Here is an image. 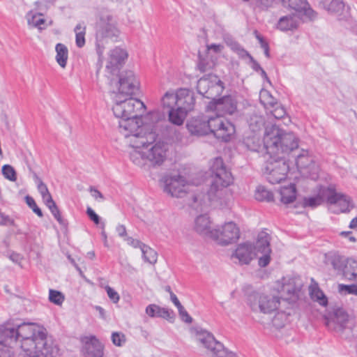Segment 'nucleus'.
<instances>
[{"instance_id": "obj_1", "label": "nucleus", "mask_w": 357, "mask_h": 357, "mask_svg": "<svg viewBox=\"0 0 357 357\" xmlns=\"http://www.w3.org/2000/svg\"><path fill=\"white\" fill-rule=\"evenodd\" d=\"M114 100L112 111L115 116L121 119L119 123V130L127 140L131 135L142 132L151 123H157L163 117L160 112L154 111L142 119L141 113L145 109L143 102L121 96H115Z\"/></svg>"}, {"instance_id": "obj_2", "label": "nucleus", "mask_w": 357, "mask_h": 357, "mask_svg": "<svg viewBox=\"0 0 357 357\" xmlns=\"http://www.w3.org/2000/svg\"><path fill=\"white\" fill-rule=\"evenodd\" d=\"M155 124L151 123L142 132L131 135L127 140L132 148L130 160L137 166L143 167L148 162L153 166H160L166 160L168 145L162 142H155Z\"/></svg>"}, {"instance_id": "obj_3", "label": "nucleus", "mask_w": 357, "mask_h": 357, "mask_svg": "<svg viewBox=\"0 0 357 357\" xmlns=\"http://www.w3.org/2000/svg\"><path fill=\"white\" fill-rule=\"evenodd\" d=\"M0 338L6 341H20L24 356L45 357V333L43 328L33 323L12 326L10 323L0 326Z\"/></svg>"}, {"instance_id": "obj_4", "label": "nucleus", "mask_w": 357, "mask_h": 357, "mask_svg": "<svg viewBox=\"0 0 357 357\" xmlns=\"http://www.w3.org/2000/svg\"><path fill=\"white\" fill-rule=\"evenodd\" d=\"M211 181L206 195L197 194L193 197L191 206L202 211L218 200L225 188L233 181L231 174L227 171L220 158H216L211 167Z\"/></svg>"}, {"instance_id": "obj_5", "label": "nucleus", "mask_w": 357, "mask_h": 357, "mask_svg": "<svg viewBox=\"0 0 357 357\" xmlns=\"http://www.w3.org/2000/svg\"><path fill=\"white\" fill-rule=\"evenodd\" d=\"M263 143L268 154L282 159L298 147V139L293 132L276 126L266 128Z\"/></svg>"}, {"instance_id": "obj_6", "label": "nucleus", "mask_w": 357, "mask_h": 357, "mask_svg": "<svg viewBox=\"0 0 357 357\" xmlns=\"http://www.w3.org/2000/svg\"><path fill=\"white\" fill-rule=\"evenodd\" d=\"M270 239L268 233L261 231L258 234L255 243L247 241L238 244L234 257L238 259L241 264H249L252 260L258 258L259 266L266 267L271 261Z\"/></svg>"}, {"instance_id": "obj_7", "label": "nucleus", "mask_w": 357, "mask_h": 357, "mask_svg": "<svg viewBox=\"0 0 357 357\" xmlns=\"http://www.w3.org/2000/svg\"><path fill=\"white\" fill-rule=\"evenodd\" d=\"M96 40L98 46L105 40L118 41L121 31L114 16L107 9H98L96 13Z\"/></svg>"}, {"instance_id": "obj_8", "label": "nucleus", "mask_w": 357, "mask_h": 357, "mask_svg": "<svg viewBox=\"0 0 357 357\" xmlns=\"http://www.w3.org/2000/svg\"><path fill=\"white\" fill-rule=\"evenodd\" d=\"M248 304L253 313L271 314L279 309L281 302L277 296L254 291L248 296Z\"/></svg>"}, {"instance_id": "obj_9", "label": "nucleus", "mask_w": 357, "mask_h": 357, "mask_svg": "<svg viewBox=\"0 0 357 357\" xmlns=\"http://www.w3.org/2000/svg\"><path fill=\"white\" fill-rule=\"evenodd\" d=\"M197 185L198 183L189 182L179 174L167 175L163 178V190L172 197H185L189 192L192 191L194 185Z\"/></svg>"}, {"instance_id": "obj_10", "label": "nucleus", "mask_w": 357, "mask_h": 357, "mask_svg": "<svg viewBox=\"0 0 357 357\" xmlns=\"http://www.w3.org/2000/svg\"><path fill=\"white\" fill-rule=\"evenodd\" d=\"M289 170V166L285 159L272 155L266 162L263 172L269 183L276 184L287 178Z\"/></svg>"}, {"instance_id": "obj_11", "label": "nucleus", "mask_w": 357, "mask_h": 357, "mask_svg": "<svg viewBox=\"0 0 357 357\" xmlns=\"http://www.w3.org/2000/svg\"><path fill=\"white\" fill-rule=\"evenodd\" d=\"M197 340L207 350L211 357H236L229 351L225 346L218 341L213 335L206 331H198L196 333Z\"/></svg>"}, {"instance_id": "obj_12", "label": "nucleus", "mask_w": 357, "mask_h": 357, "mask_svg": "<svg viewBox=\"0 0 357 357\" xmlns=\"http://www.w3.org/2000/svg\"><path fill=\"white\" fill-rule=\"evenodd\" d=\"M327 263L345 279L357 280V259L332 255L327 257Z\"/></svg>"}, {"instance_id": "obj_13", "label": "nucleus", "mask_w": 357, "mask_h": 357, "mask_svg": "<svg viewBox=\"0 0 357 357\" xmlns=\"http://www.w3.org/2000/svg\"><path fill=\"white\" fill-rule=\"evenodd\" d=\"M192 102H195L194 96L186 89H179L176 91L170 89L166 91L160 99L162 109L167 111Z\"/></svg>"}, {"instance_id": "obj_14", "label": "nucleus", "mask_w": 357, "mask_h": 357, "mask_svg": "<svg viewBox=\"0 0 357 357\" xmlns=\"http://www.w3.org/2000/svg\"><path fill=\"white\" fill-rule=\"evenodd\" d=\"M301 287V280L298 278L293 277H284L278 280L275 286L276 291L284 297L282 303H286L287 301H289V304L297 300Z\"/></svg>"}, {"instance_id": "obj_15", "label": "nucleus", "mask_w": 357, "mask_h": 357, "mask_svg": "<svg viewBox=\"0 0 357 357\" xmlns=\"http://www.w3.org/2000/svg\"><path fill=\"white\" fill-rule=\"evenodd\" d=\"M197 89L198 93L203 97L215 100V98L223 91L224 86L218 76L209 75L198 80Z\"/></svg>"}, {"instance_id": "obj_16", "label": "nucleus", "mask_w": 357, "mask_h": 357, "mask_svg": "<svg viewBox=\"0 0 357 357\" xmlns=\"http://www.w3.org/2000/svg\"><path fill=\"white\" fill-rule=\"evenodd\" d=\"M239 237V229L233 222H226L211 231V238L221 245L234 243Z\"/></svg>"}, {"instance_id": "obj_17", "label": "nucleus", "mask_w": 357, "mask_h": 357, "mask_svg": "<svg viewBox=\"0 0 357 357\" xmlns=\"http://www.w3.org/2000/svg\"><path fill=\"white\" fill-rule=\"evenodd\" d=\"M210 132L223 141L227 142L235 133L234 126L222 116L209 117Z\"/></svg>"}, {"instance_id": "obj_18", "label": "nucleus", "mask_w": 357, "mask_h": 357, "mask_svg": "<svg viewBox=\"0 0 357 357\" xmlns=\"http://www.w3.org/2000/svg\"><path fill=\"white\" fill-rule=\"evenodd\" d=\"M139 89V82L132 71H126L120 75L117 91L115 96H132Z\"/></svg>"}, {"instance_id": "obj_19", "label": "nucleus", "mask_w": 357, "mask_h": 357, "mask_svg": "<svg viewBox=\"0 0 357 357\" xmlns=\"http://www.w3.org/2000/svg\"><path fill=\"white\" fill-rule=\"evenodd\" d=\"M128 57L127 52L121 47L111 50L106 60L105 69L111 75H118L120 68Z\"/></svg>"}, {"instance_id": "obj_20", "label": "nucleus", "mask_w": 357, "mask_h": 357, "mask_svg": "<svg viewBox=\"0 0 357 357\" xmlns=\"http://www.w3.org/2000/svg\"><path fill=\"white\" fill-rule=\"evenodd\" d=\"M296 164L300 172L305 176L316 179L318 175L319 167L314 158L307 151H303L296 160Z\"/></svg>"}, {"instance_id": "obj_21", "label": "nucleus", "mask_w": 357, "mask_h": 357, "mask_svg": "<svg viewBox=\"0 0 357 357\" xmlns=\"http://www.w3.org/2000/svg\"><path fill=\"white\" fill-rule=\"evenodd\" d=\"M330 209L334 213L349 211L354 207L351 198L343 194L330 191L327 195Z\"/></svg>"}, {"instance_id": "obj_22", "label": "nucleus", "mask_w": 357, "mask_h": 357, "mask_svg": "<svg viewBox=\"0 0 357 357\" xmlns=\"http://www.w3.org/2000/svg\"><path fill=\"white\" fill-rule=\"evenodd\" d=\"M82 353L86 357H102L103 346L94 335L84 336L81 338Z\"/></svg>"}, {"instance_id": "obj_23", "label": "nucleus", "mask_w": 357, "mask_h": 357, "mask_svg": "<svg viewBox=\"0 0 357 357\" xmlns=\"http://www.w3.org/2000/svg\"><path fill=\"white\" fill-rule=\"evenodd\" d=\"M284 6L296 11V14L305 15L310 20L316 17L315 12L309 7L305 0H280Z\"/></svg>"}, {"instance_id": "obj_24", "label": "nucleus", "mask_w": 357, "mask_h": 357, "mask_svg": "<svg viewBox=\"0 0 357 357\" xmlns=\"http://www.w3.org/2000/svg\"><path fill=\"white\" fill-rule=\"evenodd\" d=\"M195 102L185 103L184 105L167 111L170 123L176 126H181L188 114V112L193 109Z\"/></svg>"}, {"instance_id": "obj_25", "label": "nucleus", "mask_w": 357, "mask_h": 357, "mask_svg": "<svg viewBox=\"0 0 357 357\" xmlns=\"http://www.w3.org/2000/svg\"><path fill=\"white\" fill-rule=\"evenodd\" d=\"M189 132L195 135H204L210 133L209 117L207 119H193L187 124Z\"/></svg>"}, {"instance_id": "obj_26", "label": "nucleus", "mask_w": 357, "mask_h": 357, "mask_svg": "<svg viewBox=\"0 0 357 357\" xmlns=\"http://www.w3.org/2000/svg\"><path fill=\"white\" fill-rule=\"evenodd\" d=\"M146 313L150 317H162L169 322H174L175 319V314L172 310L165 307H160L155 304L149 305L146 307Z\"/></svg>"}, {"instance_id": "obj_27", "label": "nucleus", "mask_w": 357, "mask_h": 357, "mask_svg": "<svg viewBox=\"0 0 357 357\" xmlns=\"http://www.w3.org/2000/svg\"><path fill=\"white\" fill-rule=\"evenodd\" d=\"M348 321V314L342 309H337L333 317L327 320L326 324L335 331L342 330Z\"/></svg>"}, {"instance_id": "obj_28", "label": "nucleus", "mask_w": 357, "mask_h": 357, "mask_svg": "<svg viewBox=\"0 0 357 357\" xmlns=\"http://www.w3.org/2000/svg\"><path fill=\"white\" fill-rule=\"evenodd\" d=\"M215 104V109L223 113L232 114L236 109V102L231 96H225L222 98H215L213 100Z\"/></svg>"}, {"instance_id": "obj_29", "label": "nucleus", "mask_w": 357, "mask_h": 357, "mask_svg": "<svg viewBox=\"0 0 357 357\" xmlns=\"http://www.w3.org/2000/svg\"><path fill=\"white\" fill-rule=\"evenodd\" d=\"M297 192L294 184L280 188L278 192V197L280 202L288 205L293 203L296 199Z\"/></svg>"}, {"instance_id": "obj_30", "label": "nucleus", "mask_w": 357, "mask_h": 357, "mask_svg": "<svg viewBox=\"0 0 357 357\" xmlns=\"http://www.w3.org/2000/svg\"><path fill=\"white\" fill-rule=\"evenodd\" d=\"M299 15L296 13L280 17L277 28L282 31H292L298 26Z\"/></svg>"}, {"instance_id": "obj_31", "label": "nucleus", "mask_w": 357, "mask_h": 357, "mask_svg": "<svg viewBox=\"0 0 357 357\" xmlns=\"http://www.w3.org/2000/svg\"><path fill=\"white\" fill-rule=\"evenodd\" d=\"M25 17L30 29L36 28L39 32H42L45 26V18L42 13L31 10L26 13Z\"/></svg>"}, {"instance_id": "obj_32", "label": "nucleus", "mask_w": 357, "mask_h": 357, "mask_svg": "<svg viewBox=\"0 0 357 357\" xmlns=\"http://www.w3.org/2000/svg\"><path fill=\"white\" fill-rule=\"evenodd\" d=\"M247 122L252 132L258 133L264 126V119L259 113L253 110L247 116Z\"/></svg>"}, {"instance_id": "obj_33", "label": "nucleus", "mask_w": 357, "mask_h": 357, "mask_svg": "<svg viewBox=\"0 0 357 357\" xmlns=\"http://www.w3.org/2000/svg\"><path fill=\"white\" fill-rule=\"evenodd\" d=\"M46 207L48 208L51 214L54 217V218L59 222V225H63L65 224L64 219L62 217L61 212L56 204V202L53 200L50 193L48 190L46 188Z\"/></svg>"}, {"instance_id": "obj_34", "label": "nucleus", "mask_w": 357, "mask_h": 357, "mask_svg": "<svg viewBox=\"0 0 357 357\" xmlns=\"http://www.w3.org/2000/svg\"><path fill=\"white\" fill-rule=\"evenodd\" d=\"M309 293L311 298L319 303L322 306H326L328 304V299L324 292L320 289L317 282L312 279V283L309 287Z\"/></svg>"}, {"instance_id": "obj_35", "label": "nucleus", "mask_w": 357, "mask_h": 357, "mask_svg": "<svg viewBox=\"0 0 357 357\" xmlns=\"http://www.w3.org/2000/svg\"><path fill=\"white\" fill-rule=\"evenodd\" d=\"M211 221L206 215H201L195 220V229L202 234L207 235L211 237L210 230Z\"/></svg>"}, {"instance_id": "obj_36", "label": "nucleus", "mask_w": 357, "mask_h": 357, "mask_svg": "<svg viewBox=\"0 0 357 357\" xmlns=\"http://www.w3.org/2000/svg\"><path fill=\"white\" fill-rule=\"evenodd\" d=\"M323 8L329 13L340 15L344 8V4L340 0H323Z\"/></svg>"}, {"instance_id": "obj_37", "label": "nucleus", "mask_w": 357, "mask_h": 357, "mask_svg": "<svg viewBox=\"0 0 357 357\" xmlns=\"http://www.w3.org/2000/svg\"><path fill=\"white\" fill-rule=\"evenodd\" d=\"M245 146L253 151H257L261 146V139L258 133L247 134L243 139Z\"/></svg>"}, {"instance_id": "obj_38", "label": "nucleus", "mask_w": 357, "mask_h": 357, "mask_svg": "<svg viewBox=\"0 0 357 357\" xmlns=\"http://www.w3.org/2000/svg\"><path fill=\"white\" fill-rule=\"evenodd\" d=\"M56 60L58 64L63 68H66L68 58V50L66 45L58 43L56 46Z\"/></svg>"}, {"instance_id": "obj_39", "label": "nucleus", "mask_w": 357, "mask_h": 357, "mask_svg": "<svg viewBox=\"0 0 357 357\" xmlns=\"http://www.w3.org/2000/svg\"><path fill=\"white\" fill-rule=\"evenodd\" d=\"M290 314V308H288V311H282L280 310L277 312L272 319L273 325L278 328L283 327L287 323L288 318Z\"/></svg>"}, {"instance_id": "obj_40", "label": "nucleus", "mask_w": 357, "mask_h": 357, "mask_svg": "<svg viewBox=\"0 0 357 357\" xmlns=\"http://www.w3.org/2000/svg\"><path fill=\"white\" fill-rule=\"evenodd\" d=\"M225 42L226 45L236 54L238 55L239 57L242 59H245L247 56H250V54L243 49L240 44H238L236 40L231 38H226L225 39Z\"/></svg>"}, {"instance_id": "obj_41", "label": "nucleus", "mask_w": 357, "mask_h": 357, "mask_svg": "<svg viewBox=\"0 0 357 357\" xmlns=\"http://www.w3.org/2000/svg\"><path fill=\"white\" fill-rule=\"evenodd\" d=\"M86 31V26L84 23H78L74 28L76 45L79 48L83 47L85 45Z\"/></svg>"}, {"instance_id": "obj_42", "label": "nucleus", "mask_w": 357, "mask_h": 357, "mask_svg": "<svg viewBox=\"0 0 357 357\" xmlns=\"http://www.w3.org/2000/svg\"><path fill=\"white\" fill-rule=\"evenodd\" d=\"M255 197L260 202H271L273 199V194L265 187L260 185L255 190Z\"/></svg>"}, {"instance_id": "obj_43", "label": "nucleus", "mask_w": 357, "mask_h": 357, "mask_svg": "<svg viewBox=\"0 0 357 357\" xmlns=\"http://www.w3.org/2000/svg\"><path fill=\"white\" fill-rule=\"evenodd\" d=\"M141 250L145 261L152 264L157 261V252L154 250L144 245L141 247Z\"/></svg>"}, {"instance_id": "obj_44", "label": "nucleus", "mask_w": 357, "mask_h": 357, "mask_svg": "<svg viewBox=\"0 0 357 357\" xmlns=\"http://www.w3.org/2000/svg\"><path fill=\"white\" fill-rule=\"evenodd\" d=\"M48 298L49 301L54 305L61 306L65 301V296L59 291L50 289Z\"/></svg>"}, {"instance_id": "obj_45", "label": "nucleus", "mask_w": 357, "mask_h": 357, "mask_svg": "<svg viewBox=\"0 0 357 357\" xmlns=\"http://www.w3.org/2000/svg\"><path fill=\"white\" fill-rule=\"evenodd\" d=\"M48 342L46 338V357H60L61 352L58 344L52 340L50 343Z\"/></svg>"}, {"instance_id": "obj_46", "label": "nucleus", "mask_w": 357, "mask_h": 357, "mask_svg": "<svg viewBox=\"0 0 357 357\" xmlns=\"http://www.w3.org/2000/svg\"><path fill=\"white\" fill-rule=\"evenodd\" d=\"M260 100L261 102L264 105L265 107L271 106L274 107L275 105H278L274 98L269 94L267 91H261L260 92Z\"/></svg>"}, {"instance_id": "obj_47", "label": "nucleus", "mask_w": 357, "mask_h": 357, "mask_svg": "<svg viewBox=\"0 0 357 357\" xmlns=\"http://www.w3.org/2000/svg\"><path fill=\"white\" fill-rule=\"evenodd\" d=\"M2 174L6 178L11 181H15L17 178L14 168L9 165H4L3 166Z\"/></svg>"}, {"instance_id": "obj_48", "label": "nucleus", "mask_w": 357, "mask_h": 357, "mask_svg": "<svg viewBox=\"0 0 357 357\" xmlns=\"http://www.w3.org/2000/svg\"><path fill=\"white\" fill-rule=\"evenodd\" d=\"M0 357H12L11 351L7 344H10L9 340L6 341L3 338H0Z\"/></svg>"}, {"instance_id": "obj_49", "label": "nucleus", "mask_w": 357, "mask_h": 357, "mask_svg": "<svg viewBox=\"0 0 357 357\" xmlns=\"http://www.w3.org/2000/svg\"><path fill=\"white\" fill-rule=\"evenodd\" d=\"M338 291L342 294H354L357 295V285L356 284H339Z\"/></svg>"}, {"instance_id": "obj_50", "label": "nucleus", "mask_w": 357, "mask_h": 357, "mask_svg": "<svg viewBox=\"0 0 357 357\" xmlns=\"http://www.w3.org/2000/svg\"><path fill=\"white\" fill-rule=\"evenodd\" d=\"M323 202V199L320 196H316L312 197H306L303 200V206L305 207L310 206L312 208L316 207L320 205Z\"/></svg>"}, {"instance_id": "obj_51", "label": "nucleus", "mask_w": 357, "mask_h": 357, "mask_svg": "<svg viewBox=\"0 0 357 357\" xmlns=\"http://www.w3.org/2000/svg\"><path fill=\"white\" fill-rule=\"evenodd\" d=\"M112 341L114 345L121 347L125 344L126 339L123 333L114 332L112 334Z\"/></svg>"}, {"instance_id": "obj_52", "label": "nucleus", "mask_w": 357, "mask_h": 357, "mask_svg": "<svg viewBox=\"0 0 357 357\" xmlns=\"http://www.w3.org/2000/svg\"><path fill=\"white\" fill-rule=\"evenodd\" d=\"M25 201L26 204L33 210L35 213H36L39 217L43 216V212L41 209L38 207L34 199L31 197L29 195L26 196Z\"/></svg>"}, {"instance_id": "obj_53", "label": "nucleus", "mask_w": 357, "mask_h": 357, "mask_svg": "<svg viewBox=\"0 0 357 357\" xmlns=\"http://www.w3.org/2000/svg\"><path fill=\"white\" fill-rule=\"evenodd\" d=\"M243 1H250L252 4L261 8H266L272 5L274 0H243Z\"/></svg>"}, {"instance_id": "obj_54", "label": "nucleus", "mask_w": 357, "mask_h": 357, "mask_svg": "<svg viewBox=\"0 0 357 357\" xmlns=\"http://www.w3.org/2000/svg\"><path fill=\"white\" fill-rule=\"evenodd\" d=\"M105 290L107 291L108 297L112 301L113 303H116L119 301V294L109 286H107L105 287Z\"/></svg>"}, {"instance_id": "obj_55", "label": "nucleus", "mask_w": 357, "mask_h": 357, "mask_svg": "<svg viewBox=\"0 0 357 357\" xmlns=\"http://www.w3.org/2000/svg\"><path fill=\"white\" fill-rule=\"evenodd\" d=\"M214 66V63L213 61L211 62H206L204 59H200L198 68L202 72H206V70L212 68Z\"/></svg>"}, {"instance_id": "obj_56", "label": "nucleus", "mask_w": 357, "mask_h": 357, "mask_svg": "<svg viewBox=\"0 0 357 357\" xmlns=\"http://www.w3.org/2000/svg\"><path fill=\"white\" fill-rule=\"evenodd\" d=\"M179 315L181 318V319L186 322V323H191L192 321V317L188 314L187 311L185 310V308L183 307V305H181L178 307Z\"/></svg>"}, {"instance_id": "obj_57", "label": "nucleus", "mask_w": 357, "mask_h": 357, "mask_svg": "<svg viewBox=\"0 0 357 357\" xmlns=\"http://www.w3.org/2000/svg\"><path fill=\"white\" fill-rule=\"evenodd\" d=\"M270 112L271 114L278 119L282 118L286 114L284 109L278 105H276V107L274 109L271 110Z\"/></svg>"}, {"instance_id": "obj_58", "label": "nucleus", "mask_w": 357, "mask_h": 357, "mask_svg": "<svg viewBox=\"0 0 357 357\" xmlns=\"http://www.w3.org/2000/svg\"><path fill=\"white\" fill-rule=\"evenodd\" d=\"M86 214L96 225L99 224L100 217L95 213V211L91 208L88 207L86 209Z\"/></svg>"}, {"instance_id": "obj_59", "label": "nucleus", "mask_w": 357, "mask_h": 357, "mask_svg": "<svg viewBox=\"0 0 357 357\" xmlns=\"http://www.w3.org/2000/svg\"><path fill=\"white\" fill-rule=\"evenodd\" d=\"M90 192L91 196L98 202H102L105 199L103 195L93 187L90 188Z\"/></svg>"}, {"instance_id": "obj_60", "label": "nucleus", "mask_w": 357, "mask_h": 357, "mask_svg": "<svg viewBox=\"0 0 357 357\" xmlns=\"http://www.w3.org/2000/svg\"><path fill=\"white\" fill-rule=\"evenodd\" d=\"M223 45L220 44H211L207 45V50L214 53H220L223 50Z\"/></svg>"}, {"instance_id": "obj_61", "label": "nucleus", "mask_w": 357, "mask_h": 357, "mask_svg": "<svg viewBox=\"0 0 357 357\" xmlns=\"http://www.w3.org/2000/svg\"><path fill=\"white\" fill-rule=\"evenodd\" d=\"M125 240L128 245L133 248H139L141 249V247L144 245V244H142L139 240L134 239L131 237H127Z\"/></svg>"}, {"instance_id": "obj_62", "label": "nucleus", "mask_w": 357, "mask_h": 357, "mask_svg": "<svg viewBox=\"0 0 357 357\" xmlns=\"http://www.w3.org/2000/svg\"><path fill=\"white\" fill-rule=\"evenodd\" d=\"M340 236H342L344 238H347L349 240V241H351V242L356 241V238L353 236L352 231H342V232H340Z\"/></svg>"}, {"instance_id": "obj_63", "label": "nucleus", "mask_w": 357, "mask_h": 357, "mask_svg": "<svg viewBox=\"0 0 357 357\" xmlns=\"http://www.w3.org/2000/svg\"><path fill=\"white\" fill-rule=\"evenodd\" d=\"M116 231H117L119 236L121 237H124L126 236V227L123 225H119L116 228Z\"/></svg>"}, {"instance_id": "obj_64", "label": "nucleus", "mask_w": 357, "mask_h": 357, "mask_svg": "<svg viewBox=\"0 0 357 357\" xmlns=\"http://www.w3.org/2000/svg\"><path fill=\"white\" fill-rule=\"evenodd\" d=\"M256 38L259 40V42L260 43V45H261V47L263 50H265V49H267V48L269 47H268V44L264 40L263 37H261L260 35L257 34L256 35Z\"/></svg>"}]
</instances>
